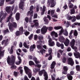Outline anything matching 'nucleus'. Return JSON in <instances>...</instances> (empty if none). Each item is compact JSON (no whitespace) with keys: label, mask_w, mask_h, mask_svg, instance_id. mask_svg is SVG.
I'll return each mask as SVG.
<instances>
[{"label":"nucleus","mask_w":80,"mask_h":80,"mask_svg":"<svg viewBox=\"0 0 80 80\" xmlns=\"http://www.w3.org/2000/svg\"><path fill=\"white\" fill-rule=\"evenodd\" d=\"M45 50L42 49L41 51H40V52L42 54H43V53H45Z\"/></svg>","instance_id":"47"},{"label":"nucleus","mask_w":80,"mask_h":80,"mask_svg":"<svg viewBox=\"0 0 80 80\" xmlns=\"http://www.w3.org/2000/svg\"><path fill=\"white\" fill-rule=\"evenodd\" d=\"M30 34V32H29L26 31L25 32H24V34L26 36H28V35Z\"/></svg>","instance_id":"46"},{"label":"nucleus","mask_w":80,"mask_h":80,"mask_svg":"<svg viewBox=\"0 0 80 80\" xmlns=\"http://www.w3.org/2000/svg\"><path fill=\"white\" fill-rule=\"evenodd\" d=\"M48 45L50 47H53L55 45V42L53 41H50V42H48Z\"/></svg>","instance_id":"19"},{"label":"nucleus","mask_w":80,"mask_h":80,"mask_svg":"<svg viewBox=\"0 0 80 80\" xmlns=\"http://www.w3.org/2000/svg\"><path fill=\"white\" fill-rule=\"evenodd\" d=\"M75 40L74 39H73L71 41L70 43V45L71 47L72 46H74L75 45Z\"/></svg>","instance_id":"17"},{"label":"nucleus","mask_w":80,"mask_h":80,"mask_svg":"<svg viewBox=\"0 0 80 80\" xmlns=\"http://www.w3.org/2000/svg\"><path fill=\"white\" fill-rule=\"evenodd\" d=\"M69 5H69V8H72L73 7V5L72 4H71V2H69Z\"/></svg>","instance_id":"44"},{"label":"nucleus","mask_w":80,"mask_h":80,"mask_svg":"<svg viewBox=\"0 0 80 80\" xmlns=\"http://www.w3.org/2000/svg\"><path fill=\"white\" fill-rule=\"evenodd\" d=\"M51 3V7H55V2L53 1H52V0H48V4L49 5H50V3Z\"/></svg>","instance_id":"7"},{"label":"nucleus","mask_w":80,"mask_h":80,"mask_svg":"<svg viewBox=\"0 0 80 80\" xmlns=\"http://www.w3.org/2000/svg\"><path fill=\"white\" fill-rule=\"evenodd\" d=\"M42 71H43V73H44V76L45 77L44 79L45 80H48V75H47V72H45V70H42Z\"/></svg>","instance_id":"11"},{"label":"nucleus","mask_w":80,"mask_h":80,"mask_svg":"<svg viewBox=\"0 0 80 80\" xmlns=\"http://www.w3.org/2000/svg\"><path fill=\"white\" fill-rule=\"evenodd\" d=\"M56 65V63L55 61H53L51 65V68H54L55 66Z\"/></svg>","instance_id":"21"},{"label":"nucleus","mask_w":80,"mask_h":80,"mask_svg":"<svg viewBox=\"0 0 80 80\" xmlns=\"http://www.w3.org/2000/svg\"><path fill=\"white\" fill-rule=\"evenodd\" d=\"M45 10H46V7L44 6H43V9L42 11V12H45Z\"/></svg>","instance_id":"59"},{"label":"nucleus","mask_w":80,"mask_h":80,"mask_svg":"<svg viewBox=\"0 0 80 80\" xmlns=\"http://www.w3.org/2000/svg\"><path fill=\"white\" fill-rule=\"evenodd\" d=\"M15 61V58L13 55H12L11 57H10V56L8 57L7 61L8 64H10L11 65L14 64Z\"/></svg>","instance_id":"1"},{"label":"nucleus","mask_w":80,"mask_h":80,"mask_svg":"<svg viewBox=\"0 0 80 80\" xmlns=\"http://www.w3.org/2000/svg\"><path fill=\"white\" fill-rule=\"evenodd\" d=\"M60 47L61 49H63L64 48V45L63 43H61L60 45Z\"/></svg>","instance_id":"50"},{"label":"nucleus","mask_w":80,"mask_h":80,"mask_svg":"<svg viewBox=\"0 0 80 80\" xmlns=\"http://www.w3.org/2000/svg\"><path fill=\"white\" fill-rule=\"evenodd\" d=\"M59 40L60 42L63 43L64 42V40H65V38L63 36L60 37L59 38Z\"/></svg>","instance_id":"20"},{"label":"nucleus","mask_w":80,"mask_h":80,"mask_svg":"<svg viewBox=\"0 0 80 80\" xmlns=\"http://www.w3.org/2000/svg\"><path fill=\"white\" fill-rule=\"evenodd\" d=\"M48 29L49 31H51L53 30V27H49L47 28L46 26H44L41 29V33L44 34L47 32V30Z\"/></svg>","instance_id":"2"},{"label":"nucleus","mask_w":80,"mask_h":80,"mask_svg":"<svg viewBox=\"0 0 80 80\" xmlns=\"http://www.w3.org/2000/svg\"><path fill=\"white\" fill-rule=\"evenodd\" d=\"M43 38V37L42 36H39V40H42Z\"/></svg>","instance_id":"58"},{"label":"nucleus","mask_w":80,"mask_h":80,"mask_svg":"<svg viewBox=\"0 0 80 80\" xmlns=\"http://www.w3.org/2000/svg\"><path fill=\"white\" fill-rule=\"evenodd\" d=\"M42 42L41 41H38L36 42L37 45H39L42 44Z\"/></svg>","instance_id":"31"},{"label":"nucleus","mask_w":80,"mask_h":80,"mask_svg":"<svg viewBox=\"0 0 80 80\" xmlns=\"http://www.w3.org/2000/svg\"><path fill=\"white\" fill-rule=\"evenodd\" d=\"M48 38L49 40L48 42H50V41H52V39L51 38H50V36H48Z\"/></svg>","instance_id":"45"},{"label":"nucleus","mask_w":80,"mask_h":80,"mask_svg":"<svg viewBox=\"0 0 80 80\" xmlns=\"http://www.w3.org/2000/svg\"><path fill=\"white\" fill-rule=\"evenodd\" d=\"M70 43V40H68V39H66V41L65 42H64V45L66 47L68 46V45H69V43Z\"/></svg>","instance_id":"14"},{"label":"nucleus","mask_w":80,"mask_h":80,"mask_svg":"<svg viewBox=\"0 0 80 80\" xmlns=\"http://www.w3.org/2000/svg\"><path fill=\"white\" fill-rule=\"evenodd\" d=\"M75 25H77V23H74V24L72 25V28H74L75 27Z\"/></svg>","instance_id":"60"},{"label":"nucleus","mask_w":80,"mask_h":80,"mask_svg":"<svg viewBox=\"0 0 80 80\" xmlns=\"http://www.w3.org/2000/svg\"><path fill=\"white\" fill-rule=\"evenodd\" d=\"M24 1L25 0H21V2L19 5V7L22 10H23V7H24Z\"/></svg>","instance_id":"9"},{"label":"nucleus","mask_w":80,"mask_h":80,"mask_svg":"<svg viewBox=\"0 0 80 80\" xmlns=\"http://www.w3.org/2000/svg\"><path fill=\"white\" fill-rule=\"evenodd\" d=\"M22 63V61H17L15 62V63L16 65H18Z\"/></svg>","instance_id":"43"},{"label":"nucleus","mask_w":80,"mask_h":80,"mask_svg":"<svg viewBox=\"0 0 80 80\" xmlns=\"http://www.w3.org/2000/svg\"><path fill=\"white\" fill-rule=\"evenodd\" d=\"M71 47H72V49H74V51H75V50H77V47H74V46H71Z\"/></svg>","instance_id":"40"},{"label":"nucleus","mask_w":80,"mask_h":80,"mask_svg":"<svg viewBox=\"0 0 80 80\" xmlns=\"http://www.w3.org/2000/svg\"><path fill=\"white\" fill-rule=\"evenodd\" d=\"M54 28L55 30H59V29L61 28V30L59 31V35H61L63 33V32H64V30L60 26L54 27Z\"/></svg>","instance_id":"5"},{"label":"nucleus","mask_w":80,"mask_h":80,"mask_svg":"<svg viewBox=\"0 0 80 80\" xmlns=\"http://www.w3.org/2000/svg\"><path fill=\"white\" fill-rule=\"evenodd\" d=\"M67 60V59H66V58L65 57H63L62 58V62L63 63H65V62H66V61Z\"/></svg>","instance_id":"52"},{"label":"nucleus","mask_w":80,"mask_h":80,"mask_svg":"<svg viewBox=\"0 0 80 80\" xmlns=\"http://www.w3.org/2000/svg\"><path fill=\"white\" fill-rule=\"evenodd\" d=\"M33 34H31L30 36L28 37L29 39V40H30V39H32V37H33Z\"/></svg>","instance_id":"57"},{"label":"nucleus","mask_w":80,"mask_h":80,"mask_svg":"<svg viewBox=\"0 0 80 80\" xmlns=\"http://www.w3.org/2000/svg\"><path fill=\"white\" fill-rule=\"evenodd\" d=\"M75 52L74 53V55L76 58H80V54L79 52H77V51L75 50Z\"/></svg>","instance_id":"10"},{"label":"nucleus","mask_w":80,"mask_h":80,"mask_svg":"<svg viewBox=\"0 0 80 80\" xmlns=\"http://www.w3.org/2000/svg\"><path fill=\"white\" fill-rule=\"evenodd\" d=\"M33 23H34V25L35 26H38V21L37 20H34L33 21Z\"/></svg>","instance_id":"24"},{"label":"nucleus","mask_w":80,"mask_h":80,"mask_svg":"<svg viewBox=\"0 0 80 80\" xmlns=\"http://www.w3.org/2000/svg\"><path fill=\"white\" fill-rule=\"evenodd\" d=\"M77 35H78V33L77 32V30H75L74 33V35L75 36H77Z\"/></svg>","instance_id":"49"},{"label":"nucleus","mask_w":80,"mask_h":80,"mask_svg":"<svg viewBox=\"0 0 80 80\" xmlns=\"http://www.w3.org/2000/svg\"><path fill=\"white\" fill-rule=\"evenodd\" d=\"M8 26L9 27V28L10 31L12 32L13 30V27L16 28L17 27V23L15 22H12V23L9 22L8 24Z\"/></svg>","instance_id":"3"},{"label":"nucleus","mask_w":80,"mask_h":80,"mask_svg":"<svg viewBox=\"0 0 80 80\" xmlns=\"http://www.w3.org/2000/svg\"><path fill=\"white\" fill-rule=\"evenodd\" d=\"M76 18L77 20H80V16L79 15H77L76 16Z\"/></svg>","instance_id":"61"},{"label":"nucleus","mask_w":80,"mask_h":80,"mask_svg":"<svg viewBox=\"0 0 80 80\" xmlns=\"http://www.w3.org/2000/svg\"><path fill=\"white\" fill-rule=\"evenodd\" d=\"M68 65H70L71 66H73V65L74 62L72 58H70L68 59Z\"/></svg>","instance_id":"8"},{"label":"nucleus","mask_w":80,"mask_h":80,"mask_svg":"<svg viewBox=\"0 0 80 80\" xmlns=\"http://www.w3.org/2000/svg\"><path fill=\"white\" fill-rule=\"evenodd\" d=\"M76 69L78 71H80V66L78 65L76 66Z\"/></svg>","instance_id":"35"},{"label":"nucleus","mask_w":80,"mask_h":80,"mask_svg":"<svg viewBox=\"0 0 80 80\" xmlns=\"http://www.w3.org/2000/svg\"><path fill=\"white\" fill-rule=\"evenodd\" d=\"M2 49V47H0V57H3L4 55V52H5L4 50L1 51Z\"/></svg>","instance_id":"16"},{"label":"nucleus","mask_w":80,"mask_h":80,"mask_svg":"<svg viewBox=\"0 0 80 80\" xmlns=\"http://www.w3.org/2000/svg\"><path fill=\"white\" fill-rule=\"evenodd\" d=\"M63 34L65 36H68V32H67V31L65 30L64 32L63 33Z\"/></svg>","instance_id":"36"},{"label":"nucleus","mask_w":80,"mask_h":80,"mask_svg":"<svg viewBox=\"0 0 80 80\" xmlns=\"http://www.w3.org/2000/svg\"><path fill=\"white\" fill-rule=\"evenodd\" d=\"M43 70L42 71H40L39 72V74L40 76H42V74H43Z\"/></svg>","instance_id":"39"},{"label":"nucleus","mask_w":80,"mask_h":80,"mask_svg":"<svg viewBox=\"0 0 80 80\" xmlns=\"http://www.w3.org/2000/svg\"><path fill=\"white\" fill-rule=\"evenodd\" d=\"M70 22L67 21L66 23V28H68V27H69V26L70 25Z\"/></svg>","instance_id":"30"},{"label":"nucleus","mask_w":80,"mask_h":80,"mask_svg":"<svg viewBox=\"0 0 80 80\" xmlns=\"http://www.w3.org/2000/svg\"><path fill=\"white\" fill-rule=\"evenodd\" d=\"M60 45L61 44H60L58 42H56V45L58 47H60Z\"/></svg>","instance_id":"55"},{"label":"nucleus","mask_w":80,"mask_h":80,"mask_svg":"<svg viewBox=\"0 0 80 80\" xmlns=\"http://www.w3.org/2000/svg\"><path fill=\"white\" fill-rule=\"evenodd\" d=\"M67 77L69 80H72L73 78L72 76L71 75H70V74H68L67 75Z\"/></svg>","instance_id":"26"},{"label":"nucleus","mask_w":80,"mask_h":80,"mask_svg":"<svg viewBox=\"0 0 80 80\" xmlns=\"http://www.w3.org/2000/svg\"><path fill=\"white\" fill-rule=\"evenodd\" d=\"M22 50L25 52V53H26V52H27V49L25 48H23L22 49Z\"/></svg>","instance_id":"62"},{"label":"nucleus","mask_w":80,"mask_h":80,"mask_svg":"<svg viewBox=\"0 0 80 80\" xmlns=\"http://www.w3.org/2000/svg\"><path fill=\"white\" fill-rule=\"evenodd\" d=\"M12 13H11L10 15L8 17V18L7 20L6 21L7 22H8L10 21V20H13V18L12 17Z\"/></svg>","instance_id":"15"},{"label":"nucleus","mask_w":80,"mask_h":80,"mask_svg":"<svg viewBox=\"0 0 80 80\" xmlns=\"http://www.w3.org/2000/svg\"><path fill=\"white\" fill-rule=\"evenodd\" d=\"M35 48H36V45L35 44H33V45L31 46L30 48V51L33 52Z\"/></svg>","instance_id":"12"},{"label":"nucleus","mask_w":80,"mask_h":80,"mask_svg":"<svg viewBox=\"0 0 80 80\" xmlns=\"http://www.w3.org/2000/svg\"><path fill=\"white\" fill-rule=\"evenodd\" d=\"M56 76L55 74H53L52 75H51V77L52 80H55V77Z\"/></svg>","instance_id":"34"},{"label":"nucleus","mask_w":80,"mask_h":80,"mask_svg":"<svg viewBox=\"0 0 80 80\" xmlns=\"http://www.w3.org/2000/svg\"><path fill=\"white\" fill-rule=\"evenodd\" d=\"M74 13H75V9H74V8H73L71 10V15L72 14H74Z\"/></svg>","instance_id":"41"},{"label":"nucleus","mask_w":80,"mask_h":80,"mask_svg":"<svg viewBox=\"0 0 80 80\" xmlns=\"http://www.w3.org/2000/svg\"><path fill=\"white\" fill-rule=\"evenodd\" d=\"M55 32L54 31H53V32H52L51 33V36H52V38H53V37L54 35H55Z\"/></svg>","instance_id":"37"},{"label":"nucleus","mask_w":80,"mask_h":80,"mask_svg":"<svg viewBox=\"0 0 80 80\" xmlns=\"http://www.w3.org/2000/svg\"><path fill=\"white\" fill-rule=\"evenodd\" d=\"M75 18H76L75 16H72V18H73V19L72 21V22H75L76 21V19Z\"/></svg>","instance_id":"33"},{"label":"nucleus","mask_w":80,"mask_h":80,"mask_svg":"<svg viewBox=\"0 0 80 80\" xmlns=\"http://www.w3.org/2000/svg\"><path fill=\"white\" fill-rule=\"evenodd\" d=\"M37 48H38V49H39V50H40V49H41L42 48V47L40 45H37Z\"/></svg>","instance_id":"53"},{"label":"nucleus","mask_w":80,"mask_h":80,"mask_svg":"<svg viewBox=\"0 0 80 80\" xmlns=\"http://www.w3.org/2000/svg\"><path fill=\"white\" fill-rule=\"evenodd\" d=\"M7 16V13H3V11H2L0 12V18H1V20H2L3 18H5Z\"/></svg>","instance_id":"6"},{"label":"nucleus","mask_w":80,"mask_h":80,"mask_svg":"<svg viewBox=\"0 0 80 80\" xmlns=\"http://www.w3.org/2000/svg\"><path fill=\"white\" fill-rule=\"evenodd\" d=\"M52 48H49L48 49V52L49 53V55H51V54H52Z\"/></svg>","instance_id":"38"},{"label":"nucleus","mask_w":80,"mask_h":80,"mask_svg":"<svg viewBox=\"0 0 80 80\" xmlns=\"http://www.w3.org/2000/svg\"><path fill=\"white\" fill-rule=\"evenodd\" d=\"M63 70L64 71H67L68 70V68L67 66H64L63 67Z\"/></svg>","instance_id":"51"},{"label":"nucleus","mask_w":80,"mask_h":80,"mask_svg":"<svg viewBox=\"0 0 80 80\" xmlns=\"http://www.w3.org/2000/svg\"><path fill=\"white\" fill-rule=\"evenodd\" d=\"M14 46H12L10 49V51L9 52V53L10 54H12L13 53V48Z\"/></svg>","instance_id":"32"},{"label":"nucleus","mask_w":80,"mask_h":80,"mask_svg":"<svg viewBox=\"0 0 80 80\" xmlns=\"http://www.w3.org/2000/svg\"><path fill=\"white\" fill-rule=\"evenodd\" d=\"M18 73H19V72H16L15 71L14 72V75L15 77H17V74H18Z\"/></svg>","instance_id":"48"},{"label":"nucleus","mask_w":80,"mask_h":80,"mask_svg":"<svg viewBox=\"0 0 80 80\" xmlns=\"http://www.w3.org/2000/svg\"><path fill=\"white\" fill-rule=\"evenodd\" d=\"M10 8H11L10 7H7L6 8V11L8 13H9L10 12Z\"/></svg>","instance_id":"22"},{"label":"nucleus","mask_w":80,"mask_h":80,"mask_svg":"<svg viewBox=\"0 0 80 80\" xmlns=\"http://www.w3.org/2000/svg\"><path fill=\"white\" fill-rule=\"evenodd\" d=\"M15 34L16 36H19L21 34V32L19 31H17L16 32Z\"/></svg>","instance_id":"28"},{"label":"nucleus","mask_w":80,"mask_h":80,"mask_svg":"<svg viewBox=\"0 0 80 80\" xmlns=\"http://www.w3.org/2000/svg\"><path fill=\"white\" fill-rule=\"evenodd\" d=\"M18 59L19 60V61L22 62V59L21 58V57H20V56H18Z\"/></svg>","instance_id":"63"},{"label":"nucleus","mask_w":80,"mask_h":80,"mask_svg":"<svg viewBox=\"0 0 80 80\" xmlns=\"http://www.w3.org/2000/svg\"><path fill=\"white\" fill-rule=\"evenodd\" d=\"M24 47L26 48H29V45H27V43L26 42H24L23 44Z\"/></svg>","instance_id":"29"},{"label":"nucleus","mask_w":80,"mask_h":80,"mask_svg":"<svg viewBox=\"0 0 80 80\" xmlns=\"http://www.w3.org/2000/svg\"><path fill=\"white\" fill-rule=\"evenodd\" d=\"M43 20L44 22H45V24H46V25H48V24L49 22L48 21L47 19V17H44V18L43 19Z\"/></svg>","instance_id":"23"},{"label":"nucleus","mask_w":80,"mask_h":80,"mask_svg":"<svg viewBox=\"0 0 80 80\" xmlns=\"http://www.w3.org/2000/svg\"><path fill=\"white\" fill-rule=\"evenodd\" d=\"M33 11H32L31 12L30 11H29L27 13V15H29V14L31 15V17H30V19H32V17H33Z\"/></svg>","instance_id":"18"},{"label":"nucleus","mask_w":80,"mask_h":80,"mask_svg":"<svg viewBox=\"0 0 80 80\" xmlns=\"http://www.w3.org/2000/svg\"><path fill=\"white\" fill-rule=\"evenodd\" d=\"M66 17L67 18V19L68 20H70L72 19V17L70 15H69L68 14H67L66 15Z\"/></svg>","instance_id":"25"},{"label":"nucleus","mask_w":80,"mask_h":80,"mask_svg":"<svg viewBox=\"0 0 80 80\" xmlns=\"http://www.w3.org/2000/svg\"><path fill=\"white\" fill-rule=\"evenodd\" d=\"M73 30H71L69 33V35H70L69 37H72V34L73 33Z\"/></svg>","instance_id":"56"},{"label":"nucleus","mask_w":80,"mask_h":80,"mask_svg":"<svg viewBox=\"0 0 80 80\" xmlns=\"http://www.w3.org/2000/svg\"><path fill=\"white\" fill-rule=\"evenodd\" d=\"M20 18V13H17L16 15V18L17 20H18Z\"/></svg>","instance_id":"27"},{"label":"nucleus","mask_w":80,"mask_h":80,"mask_svg":"<svg viewBox=\"0 0 80 80\" xmlns=\"http://www.w3.org/2000/svg\"><path fill=\"white\" fill-rule=\"evenodd\" d=\"M35 67H37L38 68H40L41 67H42V65L40 64H37L36 65Z\"/></svg>","instance_id":"54"},{"label":"nucleus","mask_w":80,"mask_h":80,"mask_svg":"<svg viewBox=\"0 0 80 80\" xmlns=\"http://www.w3.org/2000/svg\"><path fill=\"white\" fill-rule=\"evenodd\" d=\"M29 65H34V62H33L32 61H30L29 62Z\"/></svg>","instance_id":"42"},{"label":"nucleus","mask_w":80,"mask_h":80,"mask_svg":"<svg viewBox=\"0 0 80 80\" xmlns=\"http://www.w3.org/2000/svg\"><path fill=\"white\" fill-rule=\"evenodd\" d=\"M10 0H6V2H8ZM5 0H0V6H3L4 5V2Z\"/></svg>","instance_id":"13"},{"label":"nucleus","mask_w":80,"mask_h":80,"mask_svg":"<svg viewBox=\"0 0 80 80\" xmlns=\"http://www.w3.org/2000/svg\"><path fill=\"white\" fill-rule=\"evenodd\" d=\"M67 50V52H70V51L71 50V48L70 47L68 48Z\"/></svg>","instance_id":"64"},{"label":"nucleus","mask_w":80,"mask_h":80,"mask_svg":"<svg viewBox=\"0 0 80 80\" xmlns=\"http://www.w3.org/2000/svg\"><path fill=\"white\" fill-rule=\"evenodd\" d=\"M25 70L26 73L27 74L29 78H31L32 77V71L28 68L27 66H24V68Z\"/></svg>","instance_id":"4"}]
</instances>
